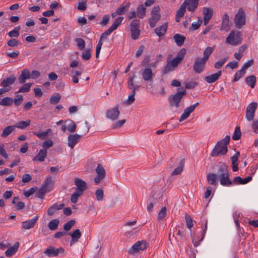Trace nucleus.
Here are the masks:
<instances>
[{"label":"nucleus","instance_id":"obj_44","mask_svg":"<svg viewBox=\"0 0 258 258\" xmlns=\"http://www.w3.org/2000/svg\"><path fill=\"white\" fill-rule=\"evenodd\" d=\"M32 85V83H24V85L19 88L18 93L28 92L30 90Z\"/></svg>","mask_w":258,"mask_h":258},{"label":"nucleus","instance_id":"obj_34","mask_svg":"<svg viewBox=\"0 0 258 258\" xmlns=\"http://www.w3.org/2000/svg\"><path fill=\"white\" fill-rule=\"evenodd\" d=\"M13 103V99L10 97H6L0 101V105L3 106H10Z\"/></svg>","mask_w":258,"mask_h":258},{"label":"nucleus","instance_id":"obj_11","mask_svg":"<svg viewBox=\"0 0 258 258\" xmlns=\"http://www.w3.org/2000/svg\"><path fill=\"white\" fill-rule=\"evenodd\" d=\"M97 175L94 178V183L95 185L98 184L105 176V170L103 166L99 164L96 168Z\"/></svg>","mask_w":258,"mask_h":258},{"label":"nucleus","instance_id":"obj_14","mask_svg":"<svg viewBox=\"0 0 258 258\" xmlns=\"http://www.w3.org/2000/svg\"><path fill=\"white\" fill-rule=\"evenodd\" d=\"M199 105V103L197 102L196 103L191 105L189 107L186 108L180 117L179 121L181 122L188 117V116L190 115V114L195 110L196 107Z\"/></svg>","mask_w":258,"mask_h":258},{"label":"nucleus","instance_id":"obj_50","mask_svg":"<svg viewBox=\"0 0 258 258\" xmlns=\"http://www.w3.org/2000/svg\"><path fill=\"white\" fill-rule=\"evenodd\" d=\"M77 46L80 50H83L85 47V42L82 38H76L75 39Z\"/></svg>","mask_w":258,"mask_h":258},{"label":"nucleus","instance_id":"obj_16","mask_svg":"<svg viewBox=\"0 0 258 258\" xmlns=\"http://www.w3.org/2000/svg\"><path fill=\"white\" fill-rule=\"evenodd\" d=\"M82 138V135L78 134L70 135L68 138V145L71 149H73L75 146L79 142Z\"/></svg>","mask_w":258,"mask_h":258},{"label":"nucleus","instance_id":"obj_48","mask_svg":"<svg viewBox=\"0 0 258 258\" xmlns=\"http://www.w3.org/2000/svg\"><path fill=\"white\" fill-rule=\"evenodd\" d=\"M23 101V97L22 95H17L14 99H13V103L16 106H19L21 105Z\"/></svg>","mask_w":258,"mask_h":258},{"label":"nucleus","instance_id":"obj_29","mask_svg":"<svg viewBox=\"0 0 258 258\" xmlns=\"http://www.w3.org/2000/svg\"><path fill=\"white\" fill-rule=\"evenodd\" d=\"M229 24V17L227 14H225L222 18V25L221 30H226L228 28Z\"/></svg>","mask_w":258,"mask_h":258},{"label":"nucleus","instance_id":"obj_31","mask_svg":"<svg viewBox=\"0 0 258 258\" xmlns=\"http://www.w3.org/2000/svg\"><path fill=\"white\" fill-rule=\"evenodd\" d=\"M245 82L247 85L253 89L256 83V77L253 75L247 76L245 78Z\"/></svg>","mask_w":258,"mask_h":258},{"label":"nucleus","instance_id":"obj_1","mask_svg":"<svg viewBox=\"0 0 258 258\" xmlns=\"http://www.w3.org/2000/svg\"><path fill=\"white\" fill-rule=\"evenodd\" d=\"M207 178L208 183L213 185L217 184V180H219L221 185L223 186H231L233 184L230 179L228 167L225 165L219 167L217 174H208Z\"/></svg>","mask_w":258,"mask_h":258},{"label":"nucleus","instance_id":"obj_8","mask_svg":"<svg viewBox=\"0 0 258 258\" xmlns=\"http://www.w3.org/2000/svg\"><path fill=\"white\" fill-rule=\"evenodd\" d=\"M148 245V243L145 240L138 241L129 249L128 252L131 254H134L141 250H145Z\"/></svg>","mask_w":258,"mask_h":258},{"label":"nucleus","instance_id":"obj_52","mask_svg":"<svg viewBox=\"0 0 258 258\" xmlns=\"http://www.w3.org/2000/svg\"><path fill=\"white\" fill-rule=\"evenodd\" d=\"M60 98L61 96L58 93L56 95H53L51 96L50 102L51 104H56L59 101Z\"/></svg>","mask_w":258,"mask_h":258},{"label":"nucleus","instance_id":"obj_22","mask_svg":"<svg viewBox=\"0 0 258 258\" xmlns=\"http://www.w3.org/2000/svg\"><path fill=\"white\" fill-rule=\"evenodd\" d=\"M222 75V72L221 71L218 72L211 74V75L206 76L205 77V80L209 84L213 83L217 81Z\"/></svg>","mask_w":258,"mask_h":258},{"label":"nucleus","instance_id":"obj_37","mask_svg":"<svg viewBox=\"0 0 258 258\" xmlns=\"http://www.w3.org/2000/svg\"><path fill=\"white\" fill-rule=\"evenodd\" d=\"M130 6V3L129 2L127 3L125 6L123 5H120V6L116 10V13L118 14V15H122L125 13L126 11L128 9Z\"/></svg>","mask_w":258,"mask_h":258},{"label":"nucleus","instance_id":"obj_19","mask_svg":"<svg viewBox=\"0 0 258 258\" xmlns=\"http://www.w3.org/2000/svg\"><path fill=\"white\" fill-rule=\"evenodd\" d=\"M143 79L147 82H152L153 79V74L151 69L147 68L142 70Z\"/></svg>","mask_w":258,"mask_h":258},{"label":"nucleus","instance_id":"obj_40","mask_svg":"<svg viewBox=\"0 0 258 258\" xmlns=\"http://www.w3.org/2000/svg\"><path fill=\"white\" fill-rule=\"evenodd\" d=\"M214 50V49L213 47H207L204 51V57L202 58L207 61Z\"/></svg>","mask_w":258,"mask_h":258},{"label":"nucleus","instance_id":"obj_54","mask_svg":"<svg viewBox=\"0 0 258 258\" xmlns=\"http://www.w3.org/2000/svg\"><path fill=\"white\" fill-rule=\"evenodd\" d=\"M96 199L98 201H101L103 200L104 193L102 189H98L95 193Z\"/></svg>","mask_w":258,"mask_h":258},{"label":"nucleus","instance_id":"obj_2","mask_svg":"<svg viewBox=\"0 0 258 258\" xmlns=\"http://www.w3.org/2000/svg\"><path fill=\"white\" fill-rule=\"evenodd\" d=\"M186 53V49L182 48L177 53L176 56L171 60V54H169L167 58L166 64L163 70V74H167L170 72L174 71L178 67V64L183 60Z\"/></svg>","mask_w":258,"mask_h":258},{"label":"nucleus","instance_id":"obj_46","mask_svg":"<svg viewBox=\"0 0 258 258\" xmlns=\"http://www.w3.org/2000/svg\"><path fill=\"white\" fill-rule=\"evenodd\" d=\"M241 136V133L240 131V128L239 126H236L234 130L233 135L232 136V139L233 140H239Z\"/></svg>","mask_w":258,"mask_h":258},{"label":"nucleus","instance_id":"obj_27","mask_svg":"<svg viewBox=\"0 0 258 258\" xmlns=\"http://www.w3.org/2000/svg\"><path fill=\"white\" fill-rule=\"evenodd\" d=\"M64 206V205L63 204L59 205H58L57 203L54 204L47 210V214L49 216L53 215L57 210L61 209Z\"/></svg>","mask_w":258,"mask_h":258},{"label":"nucleus","instance_id":"obj_24","mask_svg":"<svg viewBox=\"0 0 258 258\" xmlns=\"http://www.w3.org/2000/svg\"><path fill=\"white\" fill-rule=\"evenodd\" d=\"M168 28V23H165L162 25L156 28L154 30V32L159 37H162L164 36Z\"/></svg>","mask_w":258,"mask_h":258},{"label":"nucleus","instance_id":"obj_26","mask_svg":"<svg viewBox=\"0 0 258 258\" xmlns=\"http://www.w3.org/2000/svg\"><path fill=\"white\" fill-rule=\"evenodd\" d=\"M68 234L71 235L72 237L71 245L77 242L81 237V232L79 229H76L72 233H69Z\"/></svg>","mask_w":258,"mask_h":258},{"label":"nucleus","instance_id":"obj_39","mask_svg":"<svg viewBox=\"0 0 258 258\" xmlns=\"http://www.w3.org/2000/svg\"><path fill=\"white\" fill-rule=\"evenodd\" d=\"M59 223V221L57 219L51 220L48 225L49 229L53 231L55 230L58 228Z\"/></svg>","mask_w":258,"mask_h":258},{"label":"nucleus","instance_id":"obj_47","mask_svg":"<svg viewBox=\"0 0 258 258\" xmlns=\"http://www.w3.org/2000/svg\"><path fill=\"white\" fill-rule=\"evenodd\" d=\"M167 215V209L165 207H163L160 210L158 214V220H163Z\"/></svg>","mask_w":258,"mask_h":258},{"label":"nucleus","instance_id":"obj_55","mask_svg":"<svg viewBox=\"0 0 258 258\" xmlns=\"http://www.w3.org/2000/svg\"><path fill=\"white\" fill-rule=\"evenodd\" d=\"M47 189L44 188L42 186L38 190L36 195L37 197L42 199L46 192Z\"/></svg>","mask_w":258,"mask_h":258},{"label":"nucleus","instance_id":"obj_45","mask_svg":"<svg viewBox=\"0 0 258 258\" xmlns=\"http://www.w3.org/2000/svg\"><path fill=\"white\" fill-rule=\"evenodd\" d=\"M131 37L134 40L137 39L140 34V31L139 28H131Z\"/></svg>","mask_w":258,"mask_h":258},{"label":"nucleus","instance_id":"obj_51","mask_svg":"<svg viewBox=\"0 0 258 258\" xmlns=\"http://www.w3.org/2000/svg\"><path fill=\"white\" fill-rule=\"evenodd\" d=\"M75 224V221L71 220L67 222L63 226V229L66 231H69Z\"/></svg>","mask_w":258,"mask_h":258},{"label":"nucleus","instance_id":"obj_5","mask_svg":"<svg viewBox=\"0 0 258 258\" xmlns=\"http://www.w3.org/2000/svg\"><path fill=\"white\" fill-rule=\"evenodd\" d=\"M186 93V91L182 88H178L177 92L173 95H170L168 97V101L171 107L178 108L179 103L183 96Z\"/></svg>","mask_w":258,"mask_h":258},{"label":"nucleus","instance_id":"obj_18","mask_svg":"<svg viewBox=\"0 0 258 258\" xmlns=\"http://www.w3.org/2000/svg\"><path fill=\"white\" fill-rule=\"evenodd\" d=\"M119 113L120 112L118 110V106H116L114 108L108 109L107 111L106 116L110 119L115 120L118 118Z\"/></svg>","mask_w":258,"mask_h":258},{"label":"nucleus","instance_id":"obj_7","mask_svg":"<svg viewBox=\"0 0 258 258\" xmlns=\"http://www.w3.org/2000/svg\"><path fill=\"white\" fill-rule=\"evenodd\" d=\"M225 42L233 46L240 44L241 43V38L239 33L237 32L235 34V32L232 31L226 38Z\"/></svg>","mask_w":258,"mask_h":258},{"label":"nucleus","instance_id":"obj_15","mask_svg":"<svg viewBox=\"0 0 258 258\" xmlns=\"http://www.w3.org/2000/svg\"><path fill=\"white\" fill-rule=\"evenodd\" d=\"M202 12L204 15V24L206 26L213 16V11L211 8L204 7Z\"/></svg>","mask_w":258,"mask_h":258},{"label":"nucleus","instance_id":"obj_20","mask_svg":"<svg viewBox=\"0 0 258 258\" xmlns=\"http://www.w3.org/2000/svg\"><path fill=\"white\" fill-rule=\"evenodd\" d=\"M30 78V71L27 69L22 71L21 74L18 77V81L20 84H24L26 81Z\"/></svg>","mask_w":258,"mask_h":258},{"label":"nucleus","instance_id":"obj_25","mask_svg":"<svg viewBox=\"0 0 258 258\" xmlns=\"http://www.w3.org/2000/svg\"><path fill=\"white\" fill-rule=\"evenodd\" d=\"M19 245V242H16L12 246L10 247L5 251L6 256L9 257H12L17 251Z\"/></svg>","mask_w":258,"mask_h":258},{"label":"nucleus","instance_id":"obj_63","mask_svg":"<svg viewBox=\"0 0 258 258\" xmlns=\"http://www.w3.org/2000/svg\"><path fill=\"white\" fill-rule=\"evenodd\" d=\"M37 187H34L30 188L29 190L24 192V195L26 198L29 197L30 196L33 195L35 191L37 190Z\"/></svg>","mask_w":258,"mask_h":258},{"label":"nucleus","instance_id":"obj_56","mask_svg":"<svg viewBox=\"0 0 258 258\" xmlns=\"http://www.w3.org/2000/svg\"><path fill=\"white\" fill-rule=\"evenodd\" d=\"M113 32V31L109 28L104 33H102L100 36V40L102 41V40L107 39L108 36Z\"/></svg>","mask_w":258,"mask_h":258},{"label":"nucleus","instance_id":"obj_38","mask_svg":"<svg viewBox=\"0 0 258 258\" xmlns=\"http://www.w3.org/2000/svg\"><path fill=\"white\" fill-rule=\"evenodd\" d=\"M51 132V130L50 128L47 129L45 132H41V133H36L34 132L33 134L38 137L39 139L43 140L46 139L48 134L50 133Z\"/></svg>","mask_w":258,"mask_h":258},{"label":"nucleus","instance_id":"obj_61","mask_svg":"<svg viewBox=\"0 0 258 258\" xmlns=\"http://www.w3.org/2000/svg\"><path fill=\"white\" fill-rule=\"evenodd\" d=\"M53 146V142L51 140L48 139L45 141L42 144V147L44 148V149H48Z\"/></svg>","mask_w":258,"mask_h":258},{"label":"nucleus","instance_id":"obj_10","mask_svg":"<svg viewBox=\"0 0 258 258\" xmlns=\"http://www.w3.org/2000/svg\"><path fill=\"white\" fill-rule=\"evenodd\" d=\"M206 62L207 61L202 58H196L193 65V69L194 71L196 73H201L205 69Z\"/></svg>","mask_w":258,"mask_h":258},{"label":"nucleus","instance_id":"obj_4","mask_svg":"<svg viewBox=\"0 0 258 258\" xmlns=\"http://www.w3.org/2000/svg\"><path fill=\"white\" fill-rule=\"evenodd\" d=\"M75 184L77 188L71 197V202L73 204H76L78 202L79 197L83 195L84 192L88 188L86 182L79 178L75 179Z\"/></svg>","mask_w":258,"mask_h":258},{"label":"nucleus","instance_id":"obj_41","mask_svg":"<svg viewBox=\"0 0 258 258\" xmlns=\"http://www.w3.org/2000/svg\"><path fill=\"white\" fill-rule=\"evenodd\" d=\"M21 29V27L20 26H18L17 27H16L14 28V29L10 31L8 35L10 37H18L20 35V30Z\"/></svg>","mask_w":258,"mask_h":258},{"label":"nucleus","instance_id":"obj_23","mask_svg":"<svg viewBox=\"0 0 258 258\" xmlns=\"http://www.w3.org/2000/svg\"><path fill=\"white\" fill-rule=\"evenodd\" d=\"M47 156V150L41 149L38 153L32 159L33 161L43 162Z\"/></svg>","mask_w":258,"mask_h":258},{"label":"nucleus","instance_id":"obj_42","mask_svg":"<svg viewBox=\"0 0 258 258\" xmlns=\"http://www.w3.org/2000/svg\"><path fill=\"white\" fill-rule=\"evenodd\" d=\"M245 72L242 70L241 69L237 71L234 75V78L232 80L233 82H237L242 77L244 76L245 74Z\"/></svg>","mask_w":258,"mask_h":258},{"label":"nucleus","instance_id":"obj_17","mask_svg":"<svg viewBox=\"0 0 258 258\" xmlns=\"http://www.w3.org/2000/svg\"><path fill=\"white\" fill-rule=\"evenodd\" d=\"M38 215H36L33 218L22 222V227L24 229H30L32 228L38 219Z\"/></svg>","mask_w":258,"mask_h":258},{"label":"nucleus","instance_id":"obj_32","mask_svg":"<svg viewBox=\"0 0 258 258\" xmlns=\"http://www.w3.org/2000/svg\"><path fill=\"white\" fill-rule=\"evenodd\" d=\"M15 130V125H9L5 127L1 134V136L6 138L10 135Z\"/></svg>","mask_w":258,"mask_h":258},{"label":"nucleus","instance_id":"obj_3","mask_svg":"<svg viewBox=\"0 0 258 258\" xmlns=\"http://www.w3.org/2000/svg\"><path fill=\"white\" fill-rule=\"evenodd\" d=\"M230 139V136L227 135L224 139L218 141L212 151L211 156H220L226 154L228 151L227 145L229 143Z\"/></svg>","mask_w":258,"mask_h":258},{"label":"nucleus","instance_id":"obj_12","mask_svg":"<svg viewBox=\"0 0 258 258\" xmlns=\"http://www.w3.org/2000/svg\"><path fill=\"white\" fill-rule=\"evenodd\" d=\"M16 77L14 75H11L8 77L5 78L1 83V85L9 90L12 89L11 85L13 84L16 81Z\"/></svg>","mask_w":258,"mask_h":258},{"label":"nucleus","instance_id":"obj_13","mask_svg":"<svg viewBox=\"0 0 258 258\" xmlns=\"http://www.w3.org/2000/svg\"><path fill=\"white\" fill-rule=\"evenodd\" d=\"M64 251V250L62 247L56 248L50 246L44 251V253L49 257H52L57 256L59 253H63Z\"/></svg>","mask_w":258,"mask_h":258},{"label":"nucleus","instance_id":"obj_30","mask_svg":"<svg viewBox=\"0 0 258 258\" xmlns=\"http://www.w3.org/2000/svg\"><path fill=\"white\" fill-rule=\"evenodd\" d=\"M173 39L178 46H181L185 40V37L180 34H176L173 36Z\"/></svg>","mask_w":258,"mask_h":258},{"label":"nucleus","instance_id":"obj_35","mask_svg":"<svg viewBox=\"0 0 258 258\" xmlns=\"http://www.w3.org/2000/svg\"><path fill=\"white\" fill-rule=\"evenodd\" d=\"M124 18L123 17H119L116 18L110 28L114 31L121 24Z\"/></svg>","mask_w":258,"mask_h":258},{"label":"nucleus","instance_id":"obj_21","mask_svg":"<svg viewBox=\"0 0 258 258\" xmlns=\"http://www.w3.org/2000/svg\"><path fill=\"white\" fill-rule=\"evenodd\" d=\"M186 11V1H185L180 6L176 12L175 20L177 22L180 21L181 18L183 17Z\"/></svg>","mask_w":258,"mask_h":258},{"label":"nucleus","instance_id":"obj_60","mask_svg":"<svg viewBox=\"0 0 258 258\" xmlns=\"http://www.w3.org/2000/svg\"><path fill=\"white\" fill-rule=\"evenodd\" d=\"M185 221H186L187 227L188 229L191 228L193 226L192 220L191 218L189 216L186 215L185 216Z\"/></svg>","mask_w":258,"mask_h":258},{"label":"nucleus","instance_id":"obj_53","mask_svg":"<svg viewBox=\"0 0 258 258\" xmlns=\"http://www.w3.org/2000/svg\"><path fill=\"white\" fill-rule=\"evenodd\" d=\"M202 23V20H200V18H199L198 22L192 23L191 24V25L190 27L189 28V30L194 31V30H196L200 28V27L201 26Z\"/></svg>","mask_w":258,"mask_h":258},{"label":"nucleus","instance_id":"obj_33","mask_svg":"<svg viewBox=\"0 0 258 258\" xmlns=\"http://www.w3.org/2000/svg\"><path fill=\"white\" fill-rule=\"evenodd\" d=\"M160 15H152V17L149 20V24L151 27H155L156 23L160 19Z\"/></svg>","mask_w":258,"mask_h":258},{"label":"nucleus","instance_id":"obj_6","mask_svg":"<svg viewBox=\"0 0 258 258\" xmlns=\"http://www.w3.org/2000/svg\"><path fill=\"white\" fill-rule=\"evenodd\" d=\"M246 21L245 14L242 9H240L234 18V23L237 29H241L245 25Z\"/></svg>","mask_w":258,"mask_h":258},{"label":"nucleus","instance_id":"obj_57","mask_svg":"<svg viewBox=\"0 0 258 258\" xmlns=\"http://www.w3.org/2000/svg\"><path fill=\"white\" fill-rule=\"evenodd\" d=\"M253 59L248 60L243 64L241 69L246 72V70L253 64Z\"/></svg>","mask_w":258,"mask_h":258},{"label":"nucleus","instance_id":"obj_62","mask_svg":"<svg viewBox=\"0 0 258 258\" xmlns=\"http://www.w3.org/2000/svg\"><path fill=\"white\" fill-rule=\"evenodd\" d=\"M198 85V83L196 82H189L185 84V87L186 89H192Z\"/></svg>","mask_w":258,"mask_h":258},{"label":"nucleus","instance_id":"obj_59","mask_svg":"<svg viewBox=\"0 0 258 258\" xmlns=\"http://www.w3.org/2000/svg\"><path fill=\"white\" fill-rule=\"evenodd\" d=\"M19 43L20 42L15 38L10 39L7 42L8 45L10 47L17 46L19 44Z\"/></svg>","mask_w":258,"mask_h":258},{"label":"nucleus","instance_id":"obj_58","mask_svg":"<svg viewBox=\"0 0 258 258\" xmlns=\"http://www.w3.org/2000/svg\"><path fill=\"white\" fill-rule=\"evenodd\" d=\"M91 56V50L89 49L85 50L82 53V58L85 60L89 59Z\"/></svg>","mask_w":258,"mask_h":258},{"label":"nucleus","instance_id":"obj_43","mask_svg":"<svg viewBox=\"0 0 258 258\" xmlns=\"http://www.w3.org/2000/svg\"><path fill=\"white\" fill-rule=\"evenodd\" d=\"M30 120L20 121L17 123L15 127H17L20 129H24L30 125Z\"/></svg>","mask_w":258,"mask_h":258},{"label":"nucleus","instance_id":"obj_28","mask_svg":"<svg viewBox=\"0 0 258 258\" xmlns=\"http://www.w3.org/2000/svg\"><path fill=\"white\" fill-rule=\"evenodd\" d=\"M200 0H189L186 1V7L187 6V10L190 12H194L198 7Z\"/></svg>","mask_w":258,"mask_h":258},{"label":"nucleus","instance_id":"obj_9","mask_svg":"<svg viewBox=\"0 0 258 258\" xmlns=\"http://www.w3.org/2000/svg\"><path fill=\"white\" fill-rule=\"evenodd\" d=\"M257 107V103L255 102L250 103L247 107L245 112V118L248 121L253 120Z\"/></svg>","mask_w":258,"mask_h":258},{"label":"nucleus","instance_id":"obj_36","mask_svg":"<svg viewBox=\"0 0 258 258\" xmlns=\"http://www.w3.org/2000/svg\"><path fill=\"white\" fill-rule=\"evenodd\" d=\"M146 8L143 5L138 7L137 9V14L139 18L143 19L145 17L146 15Z\"/></svg>","mask_w":258,"mask_h":258},{"label":"nucleus","instance_id":"obj_49","mask_svg":"<svg viewBox=\"0 0 258 258\" xmlns=\"http://www.w3.org/2000/svg\"><path fill=\"white\" fill-rule=\"evenodd\" d=\"M228 57H225L223 59H220L216 62L214 64V68L216 69H219L222 68L224 64L226 61Z\"/></svg>","mask_w":258,"mask_h":258},{"label":"nucleus","instance_id":"obj_64","mask_svg":"<svg viewBox=\"0 0 258 258\" xmlns=\"http://www.w3.org/2000/svg\"><path fill=\"white\" fill-rule=\"evenodd\" d=\"M251 127L253 132L256 134H258V119L253 120L251 124Z\"/></svg>","mask_w":258,"mask_h":258}]
</instances>
